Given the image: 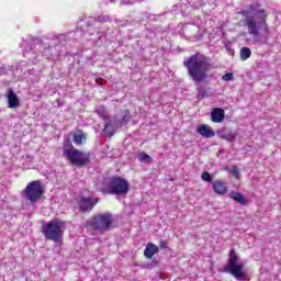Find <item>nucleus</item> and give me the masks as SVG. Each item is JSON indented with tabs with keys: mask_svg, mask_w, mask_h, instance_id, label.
<instances>
[{
	"mask_svg": "<svg viewBox=\"0 0 281 281\" xmlns=\"http://www.w3.org/2000/svg\"><path fill=\"white\" fill-rule=\"evenodd\" d=\"M67 41H69L67 34H47L42 38L30 37L23 40L21 47H24V58H29L31 63H38L41 58H54V56H58L56 47L65 45Z\"/></svg>",
	"mask_w": 281,
	"mask_h": 281,
	"instance_id": "1",
	"label": "nucleus"
},
{
	"mask_svg": "<svg viewBox=\"0 0 281 281\" xmlns=\"http://www.w3.org/2000/svg\"><path fill=\"white\" fill-rule=\"evenodd\" d=\"M183 66L188 70V76H190L193 82H203L207 78V71L212 65H210V59L200 53L191 55L189 58L183 60Z\"/></svg>",
	"mask_w": 281,
	"mask_h": 281,
	"instance_id": "2",
	"label": "nucleus"
},
{
	"mask_svg": "<svg viewBox=\"0 0 281 281\" xmlns=\"http://www.w3.org/2000/svg\"><path fill=\"white\" fill-rule=\"evenodd\" d=\"M256 16L258 19H261L260 22H256V19H254V16L247 15L245 18V24L248 27V34H250V36H252V38H255L256 43H260V40H258L260 37V30H262V32H265L266 36L269 34V25H267V13H265L263 10L258 11L256 13Z\"/></svg>",
	"mask_w": 281,
	"mask_h": 281,
	"instance_id": "3",
	"label": "nucleus"
},
{
	"mask_svg": "<svg viewBox=\"0 0 281 281\" xmlns=\"http://www.w3.org/2000/svg\"><path fill=\"white\" fill-rule=\"evenodd\" d=\"M63 155L74 166H87L89 164V155L76 149L69 138L64 140Z\"/></svg>",
	"mask_w": 281,
	"mask_h": 281,
	"instance_id": "4",
	"label": "nucleus"
},
{
	"mask_svg": "<svg viewBox=\"0 0 281 281\" xmlns=\"http://www.w3.org/2000/svg\"><path fill=\"white\" fill-rule=\"evenodd\" d=\"M65 222L55 218L42 226V234L46 240H53V243H61L64 235Z\"/></svg>",
	"mask_w": 281,
	"mask_h": 281,
	"instance_id": "5",
	"label": "nucleus"
},
{
	"mask_svg": "<svg viewBox=\"0 0 281 281\" xmlns=\"http://www.w3.org/2000/svg\"><path fill=\"white\" fill-rule=\"evenodd\" d=\"M108 190L110 194L126 196L131 190V184L122 177H112L108 182Z\"/></svg>",
	"mask_w": 281,
	"mask_h": 281,
	"instance_id": "6",
	"label": "nucleus"
},
{
	"mask_svg": "<svg viewBox=\"0 0 281 281\" xmlns=\"http://www.w3.org/2000/svg\"><path fill=\"white\" fill-rule=\"evenodd\" d=\"M225 271L234 276V278L238 281H245V271L241 263H238V256L236 255V250L232 249L229 251L228 263L225 268Z\"/></svg>",
	"mask_w": 281,
	"mask_h": 281,
	"instance_id": "7",
	"label": "nucleus"
},
{
	"mask_svg": "<svg viewBox=\"0 0 281 281\" xmlns=\"http://www.w3.org/2000/svg\"><path fill=\"white\" fill-rule=\"evenodd\" d=\"M89 223L97 232H109L113 225V216L111 213H103L92 217Z\"/></svg>",
	"mask_w": 281,
	"mask_h": 281,
	"instance_id": "8",
	"label": "nucleus"
},
{
	"mask_svg": "<svg viewBox=\"0 0 281 281\" xmlns=\"http://www.w3.org/2000/svg\"><path fill=\"white\" fill-rule=\"evenodd\" d=\"M24 193L26 201L36 203L43 196V184L38 180L32 181L26 186Z\"/></svg>",
	"mask_w": 281,
	"mask_h": 281,
	"instance_id": "9",
	"label": "nucleus"
},
{
	"mask_svg": "<svg viewBox=\"0 0 281 281\" xmlns=\"http://www.w3.org/2000/svg\"><path fill=\"white\" fill-rule=\"evenodd\" d=\"M109 21H111V18H109V15H101L98 18H88L86 21V25L88 29V34H90V36H93V30H98V26L100 25V23H109Z\"/></svg>",
	"mask_w": 281,
	"mask_h": 281,
	"instance_id": "10",
	"label": "nucleus"
},
{
	"mask_svg": "<svg viewBox=\"0 0 281 281\" xmlns=\"http://www.w3.org/2000/svg\"><path fill=\"white\" fill-rule=\"evenodd\" d=\"M19 78H23L24 76L32 80V82L38 81V75L34 76V69L27 68V63L21 61L16 67Z\"/></svg>",
	"mask_w": 281,
	"mask_h": 281,
	"instance_id": "11",
	"label": "nucleus"
},
{
	"mask_svg": "<svg viewBox=\"0 0 281 281\" xmlns=\"http://www.w3.org/2000/svg\"><path fill=\"white\" fill-rule=\"evenodd\" d=\"M98 205V198H81L79 200V210L81 212H91Z\"/></svg>",
	"mask_w": 281,
	"mask_h": 281,
	"instance_id": "12",
	"label": "nucleus"
},
{
	"mask_svg": "<svg viewBox=\"0 0 281 281\" xmlns=\"http://www.w3.org/2000/svg\"><path fill=\"white\" fill-rule=\"evenodd\" d=\"M5 98L8 100L9 109H18V106L21 105V101L19 100V95H16V92L14 90L9 89L7 91Z\"/></svg>",
	"mask_w": 281,
	"mask_h": 281,
	"instance_id": "13",
	"label": "nucleus"
},
{
	"mask_svg": "<svg viewBox=\"0 0 281 281\" xmlns=\"http://www.w3.org/2000/svg\"><path fill=\"white\" fill-rule=\"evenodd\" d=\"M211 120L215 124H221V122H223V120H225V111L221 108H215L211 112Z\"/></svg>",
	"mask_w": 281,
	"mask_h": 281,
	"instance_id": "14",
	"label": "nucleus"
},
{
	"mask_svg": "<svg viewBox=\"0 0 281 281\" xmlns=\"http://www.w3.org/2000/svg\"><path fill=\"white\" fill-rule=\"evenodd\" d=\"M198 133L199 135H201L202 137H205L206 139H212V137L216 135V133L212 131V127L205 124L198 126Z\"/></svg>",
	"mask_w": 281,
	"mask_h": 281,
	"instance_id": "15",
	"label": "nucleus"
},
{
	"mask_svg": "<svg viewBox=\"0 0 281 281\" xmlns=\"http://www.w3.org/2000/svg\"><path fill=\"white\" fill-rule=\"evenodd\" d=\"M213 191L215 194H227V184L223 181L216 180L213 182Z\"/></svg>",
	"mask_w": 281,
	"mask_h": 281,
	"instance_id": "16",
	"label": "nucleus"
},
{
	"mask_svg": "<svg viewBox=\"0 0 281 281\" xmlns=\"http://www.w3.org/2000/svg\"><path fill=\"white\" fill-rule=\"evenodd\" d=\"M156 254H159V247H157V245L155 244H147L146 248L144 250V256L145 258H153V256H155Z\"/></svg>",
	"mask_w": 281,
	"mask_h": 281,
	"instance_id": "17",
	"label": "nucleus"
},
{
	"mask_svg": "<svg viewBox=\"0 0 281 281\" xmlns=\"http://www.w3.org/2000/svg\"><path fill=\"white\" fill-rule=\"evenodd\" d=\"M229 199H233V201H236L240 205H247V200H245V195L240 192L232 191L229 193Z\"/></svg>",
	"mask_w": 281,
	"mask_h": 281,
	"instance_id": "18",
	"label": "nucleus"
},
{
	"mask_svg": "<svg viewBox=\"0 0 281 281\" xmlns=\"http://www.w3.org/2000/svg\"><path fill=\"white\" fill-rule=\"evenodd\" d=\"M103 133L106 137H113V135H115V125H113V121L105 122Z\"/></svg>",
	"mask_w": 281,
	"mask_h": 281,
	"instance_id": "19",
	"label": "nucleus"
},
{
	"mask_svg": "<svg viewBox=\"0 0 281 281\" xmlns=\"http://www.w3.org/2000/svg\"><path fill=\"white\" fill-rule=\"evenodd\" d=\"M240 60H249L251 58V48L249 47H241L239 52Z\"/></svg>",
	"mask_w": 281,
	"mask_h": 281,
	"instance_id": "20",
	"label": "nucleus"
},
{
	"mask_svg": "<svg viewBox=\"0 0 281 281\" xmlns=\"http://www.w3.org/2000/svg\"><path fill=\"white\" fill-rule=\"evenodd\" d=\"M221 139H225L226 142H235L236 133L233 132H224L220 135Z\"/></svg>",
	"mask_w": 281,
	"mask_h": 281,
	"instance_id": "21",
	"label": "nucleus"
},
{
	"mask_svg": "<svg viewBox=\"0 0 281 281\" xmlns=\"http://www.w3.org/2000/svg\"><path fill=\"white\" fill-rule=\"evenodd\" d=\"M138 161H142V164H150L153 161V157L143 151L138 154Z\"/></svg>",
	"mask_w": 281,
	"mask_h": 281,
	"instance_id": "22",
	"label": "nucleus"
},
{
	"mask_svg": "<svg viewBox=\"0 0 281 281\" xmlns=\"http://www.w3.org/2000/svg\"><path fill=\"white\" fill-rule=\"evenodd\" d=\"M203 98H210V94L207 93V90H205V88L199 87L196 99L198 100H203Z\"/></svg>",
	"mask_w": 281,
	"mask_h": 281,
	"instance_id": "23",
	"label": "nucleus"
},
{
	"mask_svg": "<svg viewBox=\"0 0 281 281\" xmlns=\"http://www.w3.org/2000/svg\"><path fill=\"white\" fill-rule=\"evenodd\" d=\"M82 139H85V134L82 132H77L74 135V143L77 146H80V144H82Z\"/></svg>",
	"mask_w": 281,
	"mask_h": 281,
	"instance_id": "24",
	"label": "nucleus"
},
{
	"mask_svg": "<svg viewBox=\"0 0 281 281\" xmlns=\"http://www.w3.org/2000/svg\"><path fill=\"white\" fill-rule=\"evenodd\" d=\"M201 179L202 181H206V183H212V175L207 171L202 172Z\"/></svg>",
	"mask_w": 281,
	"mask_h": 281,
	"instance_id": "25",
	"label": "nucleus"
},
{
	"mask_svg": "<svg viewBox=\"0 0 281 281\" xmlns=\"http://www.w3.org/2000/svg\"><path fill=\"white\" fill-rule=\"evenodd\" d=\"M138 1L144 0H120V5H135V3H138Z\"/></svg>",
	"mask_w": 281,
	"mask_h": 281,
	"instance_id": "26",
	"label": "nucleus"
},
{
	"mask_svg": "<svg viewBox=\"0 0 281 281\" xmlns=\"http://www.w3.org/2000/svg\"><path fill=\"white\" fill-rule=\"evenodd\" d=\"M222 80H224L225 82H229L232 80H234V74L232 72H227L222 77Z\"/></svg>",
	"mask_w": 281,
	"mask_h": 281,
	"instance_id": "27",
	"label": "nucleus"
},
{
	"mask_svg": "<svg viewBox=\"0 0 281 281\" xmlns=\"http://www.w3.org/2000/svg\"><path fill=\"white\" fill-rule=\"evenodd\" d=\"M102 38H106V35L102 34V32L97 31V40L95 43H100V41H102Z\"/></svg>",
	"mask_w": 281,
	"mask_h": 281,
	"instance_id": "28",
	"label": "nucleus"
},
{
	"mask_svg": "<svg viewBox=\"0 0 281 281\" xmlns=\"http://www.w3.org/2000/svg\"><path fill=\"white\" fill-rule=\"evenodd\" d=\"M115 23H119V25H121L122 27H124L125 25H128V20H120L116 19Z\"/></svg>",
	"mask_w": 281,
	"mask_h": 281,
	"instance_id": "29",
	"label": "nucleus"
},
{
	"mask_svg": "<svg viewBox=\"0 0 281 281\" xmlns=\"http://www.w3.org/2000/svg\"><path fill=\"white\" fill-rule=\"evenodd\" d=\"M128 120H131V113L125 112V114L123 115V124H126V122H128Z\"/></svg>",
	"mask_w": 281,
	"mask_h": 281,
	"instance_id": "30",
	"label": "nucleus"
},
{
	"mask_svg": "<svg viewBox=\"0 0 281 281\" xmlns=\"http://www.w3.org/2000/svg\"><path fill=\"white\" fill-rule=\"evenodd\" d=\"M160 249H168V243L166 240L160 241Z\"/></svg>",
	"mask_w": 281,
	"mask_h": 281,
	"instance_id": "31",
	"label": "nucleus"
},
{
	"mask_svg": "<svg viewBox=\"0 0 281 281\" xmlns=\"http://www.w3.org/2000/svg\"><path fill=\"white\" fill-rule=\"evenodd\" d=\"M231 172H232V175H235V177H238V175H239V171H238V168H233L232 170H231Z\"/></svg>",
	"mask_w": 281,
	"mask_h": 281,
	"instance_id": "32",
	"label": "nucleus"
},
{
	"mask_svg": "<svg viewBox=\"0 0 281 281\" xmlns=\"http://www.w3.org/2000/svg\"><path fill=\"white\" fill-rule=\"evenodd\" d=\"M97 85H102V78L95 80Z\"/></svg>",
	"mask_w": 281,
	"mask_h": 281,
	"instance_id": "33",
	"label": "nucleus"
},
{
	"mask_svg": "<svg viewBox=\"0 0 281 281\" xmlns=\"http://www.w3.org/2000/svg\"><path fill=\"white\" fill-rule=\"evenodd\" d=\"M109 1H110L111 3H115V0H103V2H105V3H109Z\"/></svg>",
	"mask_w": 281,
	"mask_h": 281,
	"instance_id": "34",
	"label": "nucleus"
}]
</instances>
